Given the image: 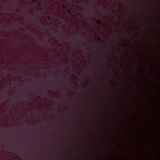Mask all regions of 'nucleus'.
<instances>
[{
    "label": "nucleus",
    "instance_id": "1",
    "mask_svg": "<svg viewBox=\"0 0 160 160\" xmlns=\"http://www.w3.org/2000/svg\"><path fill=\"white\" fill-rule=\"evenodd\" d=\"M68 146L69 148H72L74 146V143L72 141L71 138L68 137Z\"/></svg>",
    "mask_w": 160,
    "mask_h": 160
},
{
    "label": "nucleus",
    "instance_id": "3",
    "mask_svg": "<svg viewBox=\"0 0 160 160\" xmlns=\"http://www.w3.org/2000/svg\"><path fill=\"white\" fill-rule=\"evenodd\" d=\"M72 8L70 9L67 8L68 12L70 14H71L73 12L72 11Z\"/></svg>",
    "mask_w": 160,
    "mask_h": 160
},
{
    "label": "nucleus",
    "instance_id": "14",
    "mask_svg": "<svg viewBox=\"0 0 160 160\" xmlns=\"http://www.w3.org/2000/svg\"><path fill=\"white\" fill-rule=\"evenodd\" d=\"M68 128H69V125H68Z\"/></svg>",
    "mask_w": 160,
    "mask_h": 160
},
{
    "label": "nucleus",
    "instance_id": "12",
    "mask_svg": "<svg viewBox=\"0 0 160 160\" xmlns=\"http://www.w3.org/2000/svg\"><path fill=\"white\" fill-rule=\"evenodd\" d=\"M81 2V1H77V2Z\"/></svg>",
    "mask_w": 160,
    "mask_h": 160
},
{
    "label": "nucleus",
    "instance_id": "11",
    "mask_svg": "<svg viewBox=\"0 0 160 160\" xmlns=\"http://www.w3.org/2000/svg\"><path fill=\"white\" fill-rule=\"evenodd\" d=\"M98 40H100V37H98Z\"/></svg>",
    "mask_w": 160,
    "mask_h": 160
},
{
    "label": "nucleus",
    "instance_id": "9",
    "mask_svg": "<svg viewBox=\"0 0 160 160\" xmlns=\"http://www.w3.org/2000/svg\"><path fill=\"white\" fill-rule=\"evenodd\" d=\"M68 68H72V67L71 64H70L69 65H68Z\"/></svg>",
    "mask_w": 160,
    "mask_h": 160
},
{
    "label": "nucleus",
    "instance_id": "10",
    "mask_svg": "<svg viewBox=\"0 0 160 160\" xmlns=\"http://www.w3.org/2000/svg\"><path fill=\"white\" fill-rule=\"evenodd\" d=\"M67 96L68 97H71V95H69L68 94H67Z\"/></svg>",
    "mask_w": 160,
    "mask_h": 160
},
{
    "label": "nucleus",
    "instance_id": "6",
    "mask_svg": "<svg viewBox=\"0 0 160 160\" xmlns=\"http://www.w3.org/2000/svg\"><path fill=\"white\" fill-rule=\"evenodd\" d=\"M66 159H67V160H71V158L69 155H68L67 156Z\"/></svg>",
    "mask_w": 160,
    "mask_h": 160
},
{
    "label": "nucleus",
    "instance_id": "7",
    "mask_svg": "<svg viewBox=\"0 0 160 160\" xmlns=\"http://www.w3.org/2000/svg\"><path fill=\"white\" fill-rule=\"evenodd\" d=\"M74 55H71V60L72 61H73V58L74 57Z\"/></svg>",
    "mask_w": 160,
    "mask_h": 160
},
{
    "label": "nucleus",
    "instance_id": "13",
    "mask_svg": "<svg viewBox=\"0 0 160 160\" xmlns=\"http://www.w3.org/2000/svg\"><path fill=\"white\" fill-rule=\"evenodd\" d=\"M140 70H142V68H140Z\"/></svg>",
    "mask_w": 160,
    "mask_h": 160
},
{
    "label": "nucleus",
    "instance_id": "2",
    "mask_svg": "<svg viewBox=\"0 0 160 160\" xmlns=\"http://www.w3.org/2000/svg\"><path fill=\"white\" fill-rule=\"evenodd\" d=\"M72 80V78L71 77L69 78V80L67 81V83L68 87L71 86V81Z\"/></svg>",
    "mask_w": 160,
    "mask_h": 160
},
{
    "label": "nucleus",
    "instance_id": "16",
    "mask_svg": "<svg viewBox=\"0 0 160 160\" xmlns=\"http://www.w3.org/2000/svg\"><path fill=\"white\" fill-rule=\"evenodd\" d=\"M38 0H35V1H37Z\"/></svg>",
    "mask_w": 160,
    "mask_h": 160
},
{
    "label": "nucleus",
    "instance_id": "4",
    "mask_svg": "<svg viewBox=\"0 0 160 160\" xmlns=\"http://www.w3.org/2000/svg\"><path fill=\"white\" fill-rule=\"evenodd\" d=\"M96 23L98 25H100L102 24V22L100 20H97L96 21Z\"/></svg>",
    "mask_w": 160,
    "mask_h": 160
},
{
    "label": "nucleus",
    "instance_id": "5",
    "mask_svg": "<svg viewBox=\"0 0 160 160\" xmlns=\"http://www.w3.org/2000/svg\"><path fill=\"white\" fill-rule=\"evenodd\" d=\"M70 36L69 34H68V35L66 37V39L68 41H69L70 40Z\"/></svg>",
    "mask_w": 160,
    "mask_h": 160
},
{
    "label": "nucleus",
    "instance_id": "15",
    "mask_svg": "<svg viewBox=\"0 0 160 160\" xmlns=\"http://www.w3.org/2000/svg\"><path fill=\"white\" fill-rule=\"evenodd\" d=\"M60 78L59 77V76L58 77V79H59Z\"/></svg>",
    "mask_w": 160,
    "mask_h": 160
},
{
    "label": "nucleus",
    "instance_id": "8",
    "mask_svg": "<svg viewBox=\"0 0 160 160\" xmlns=\"http://www.w3.org/2000/svg\"><path fill=\"white\" fill-rule=\"evenodd\" d=\"M74 38L75 39H80V37H75Z\"/></svg>",
    "mask_w": 160,
    "mask_h": 160
}]
</instances>
